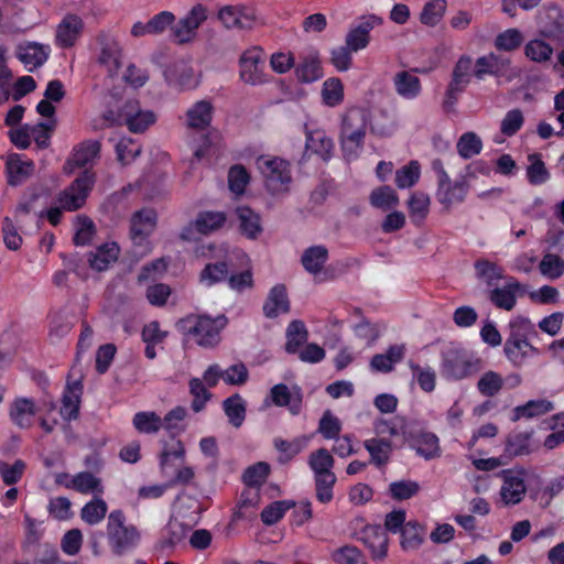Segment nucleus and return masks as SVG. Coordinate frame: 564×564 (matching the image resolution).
I'll return each instance as SVG.
<instances>
[{
  "mask_svg": "<svg viewBox=\"0 0 564 564\" xmlns=\"http://www.w3.org/2000/svg\"><path fill=\"white\" fill-rule=\"evenodd\" d=\"M228 318L220 314L212 317L206 314H189L176 322V329L184 336H192L204 348H214L220 343V333Z\"/></svg>",
  "mask_w": 564,
  "mask_h": 564,
  "instance_id": "obj_1",
  "label": "nucleus"
},
{
  "mask_svg": "<svg viewBox=\"0 0 564 564\" xmlns=\"http://www.w3.org/2000/svg\"><path fill=\"white\" fill-rule=\"evenodd\" d=\"M368 123V113L361 108H351L345 113L340 128V145L347 161L357 159L365 143Z\"/></svg>",
  "mask_w": 564,
  "mask_h": 564,
  "instance_id": "obj_2",
  "label": "nucleus"
},
{
  "mask_svg": "<svg viewBox=\"0 0 564 564\" xmlns=\"http://www.w3.org/2000/svg\"><path fill=\"white\" fill-rule=\"evenodd\" d=\"M441 358L440 372L446 380H463L476 375L482 368L480 358L474 357L460 348H447L442 351Z\"/></svg>",
  "mask_w": 564,
  "mask_h": 564,
  "instance_id": "obj_3",
  "label": "nucleus"
},
{
  "mask_svg": "<svg viewBox=\"0 0 564 564\" xmlns=\"http://www.w3.org/2000/svg\"><path fill=\"white\" fill-rule=\"evenodd\" d=\"M96 182V174L91 169L84 170L67 187L61 191L56 200L61 208L67 212L80 209L93 191Z\"/></svg>",
  "mask_w": 564,
  "mask_h": 564,
  "instance_id": "obj_4",
  "label": "nucleus"
},
{
  "mask_svg": "<svg viewBox=\"0 0 564 564\" xmlns=\"http://www.w3.org/2000/svg\"><path fill=\"white\" fill-rule=\"evenodd\" d=\"M257 164L274 191H281L292 182L291 164L288 161L281 158L264 159L261 156Z\"/></svg>",
  "mask_w": 564,
  "mask_h": 564,
  "instance_id": "obj_5",
  "label": "nucleus"
},
{
  "mask_svg": "<svg viewBox=\"0 0 564 564\" xmlns=\"http://www.w3.org/2000/svg\"><path fill=\"white\" fill-rule=\"evenodd\" d=\"M207 19V10L206 8L198 3L194 6L189 12L178 22L171 28L172 37L178 44H184L189 42L199 25Z\"/></svg>",
  "mask_w": 564,
  "mask_h": 564,
  "instance_id": "obj_6",
  "label": "nucleus"
},
{
  "mask_svg": "<svg viewBox=\"0 0 564 564\" xmlns=\"http://www.w3.org/2000/svg\"><path fill=\"white\" fill-rule=\"evenodd\" d=\"M101 143L98 140H85L74 147L69 158L64 165V173L72 174L75 169H87L99 158Z\"/></svg>",
  "mask_w": 564,
  "mask_h": 564,
  "instance_id": "obj_7",
  "label": "nucleus"
},
{
  "mask_svg": "<svg viewBox=\"0 0 564 564\" xmlns=\"http://www.w3.org/2000/svg\"><path fill=\"white\" fill-rule=\"evenodd\" d=\"M357 541L361 542L373 560H383L388 553V535L380 524H368L356 533Z\"/></svg>",
  "mask_w": 564,
  "mask_h": 564,
  "instance_id": "obj_8",
  "label": "nucleus"
},
{
  "mask_svg": "<svg viewBox=\"0 0 564 564\" xmlns=\"http://www.w3.org/2000/svg\"><path fill=\"white\" fill-rule=\"evenodd\" d=\"M469 187L467 178L460 174L455 181L448 178L447 182L438 184L435 196L437 202L448 210L452 206L465 200Z\"/></svg>",
  "mask_w": 564,
  "mask_h": 564,
  "instance_id": "obj_9",
  "label": "nucleus"
},
{
  "mask_svg": "<svg viewBox=\"0 0 564 564\" xmlns=\"http://www.w3.org/2000/svg\"><path fill=\"white\" fill-rule=\"evenodd\" d=\"M525 292L527 286L511 276L503 286L490 289L488 300L499 310L511 311L517 304V296H522Z\"/></svg>",
  "mask_w": 564,
  "mask_h": 564,
  "instance_id": "obj_10",
  "label": "nucleus"
},
{
  "mask_svg": "<svg viewBox=\"0 0 564 564\" xmlns=\"http://www.w3.org/2000/svg\"><path fill=\"white\" fill-rule=\"evenodd\" d=\"M123 121L132 133H142L156 121L152 110H142L138 100L130 99L123 105Z\"/></svg>",
  "mask_w": 564,
  "mask_h": 564,
  "instance_id": "obj_11",
  "label": "nucleus"
},
{
  "mask_svg": "<svg viewBox=\"0 0 564 564\" xmlns=\"http://www.w3.org/2000/svg\"><path fill=\"white\" fill-rule=\"evenodd\" d=\"M539 31L542 36L564 44V13L557 6H549L540 15Z\"/></svg>",
  "mask_w": 564,
  "mask_h": 564,
  "instance_id": "obj_12",
  "label": "nucleus"
},
{
  "mask_svg": "<svg viewBox=\"0 0 564 564\" xmlns=\"http://www.w3.org/2000/svg\"><path fill=\"white\" fill-rule=\"evenodd\" d=\"M523 475V470L514 471L512 469H503L499 473L503 480L500 495L506 505H517L522 501L527 491Z\"/></svg>",
  "mask_w": 564,
  "mask_h": 564,
  "instance_id": "obj_13",
  "label": "nucleus"
},
{
  "mask_svg": "<svg viewBox=\"0 0 564 564\" xmlns=\"http://www.w3.org/2000/svg\"><path fill=\"white\" fill-rule=\"evenodd\" d=\"M304 131L306 137L305 153L311 151L312 154L317 155L324 162H328L334 156L335 144L333 139L324 130H310L306 124Z\"/></svg>",
  "mask_w": 564,
  "mask_h": 564,
  "instance_id": "obj_14",
  "label": "nucleus"
},
{
  "mask_svg": "<svg viewBox=\"0 0 564 564\" xmlns=\"http://www.w3.org/2000/svg\"><path fill=\"white\" fill-rule=\"evenodd\" d=\"M270 397L274 405L288 408L292 415L300 414L303 402L301 388L290 390L286 384L278 383L271 388Z\"/></svg>",
  "mask_w": 564,
  "mask_h": 564,
  "instance_id": "obj_15",
  "label": "nucleus"
},
{
  "mask_svg": "<svg viewBox=\"0 0 564 564\" xmlns=\"http://www.w3.org/2000/svg\"><path fill=\"white\" fill-rule=\"evenodd\" d=\"M218 18L227 29L250 30L254 23V13L243 7L226 6L218 12Z\"/></svg>",
  "mask_w": 564,
  "mask_h": 564,
  "instance_id": "obj_16",
  "label": "nucleus"
},
{
  "mask_svg": "<svg viewBox=\"0 0 564 564\" xmlns=\"http://www.w3.org/2000/svg\"><path fill=\"white\" fill-rule=\"evenodd\" d=\"M34 162L32 160H23L21 154L11 153L6 161V172L8 184L10 186H19L23 184L34 172Z\"/></svg>",
  "mask_w": 564,
  "mask_h": 564,
  "instance_id": "obj_17",
  "label": "nucleus"
},
{
  "mask_svg": "<svg viewBox=\"0 0 564 564\" xmlns=\"http://www.w3.org/2000/svg\"><path fill=\"white\" fill-rule=\"evenodd\" d=\"M50 46L36 42L20 43L17 47V57L29 70L41 67L50 56Z\"/></svg>",
  "mask_w": 564,
  "mask_h": 564,
  "instance_id": "obj_18",
  "label": "nucleus"
},
{
  "mask_svg": "<svg viewBox=\"0 0 564 564\" xmlns=\"http://www.w3.org/2000/svg\"><path fill=\"white\" fill-rule=\"evenodd\" d=\"M240 78L251 85L261 83L260 65L263 64L262 52L258 47H253L243 52L239 58Z\"/></svg>",
  "mask_w": 564,
  "mask_h": 564,
  "instance_id": "obj_19",
  "label": "nucleus"
},
{
  "mask_svg": "<svg viewBox=\"0 0 564 564\" xmlns=\"http://www.w3.org/2000/svg\"><path fill=\"white\" fill-rule=\"evenodd\" d=\"M175 22V15L170 11H161L151 18L148 22H135L132 25L131 34L133 36L159 35Z\"/></svg>",
  "mask_w": 564,
  "mask_h": 564,
  "instance_id": "obj_20",
  "label": "nucleus"
},
{
  "mask_svg": "<svg viewBox=\"0 0 564 564\" xmlns=\"http://www.w3.org/2000/svg\"><path fill=\"white\" fill-rule=\"evenodd\" d=\"M108 540L112 553L122 556L139 544L140 533L134 525H128L108 534Z\"/></svg>",
  "mask_w": 564,
  "mask_h": 564,
  "instance_id": "obj_21",
  "label": "nucleus"
},
{
  "mask_svg": "<svg viewBox=\"0 0 564 564\" xmlns=\"http://www.w3.org/2000/svg\"><path fill=\"white\" fill-rule=\"evenodd\" d=\"M533 430L531 431H512L506 438L505 456L507 459H512L517 456L529 455L532 452L531 438Z\"/></svg>",
  "mask_w": 564,
  "mask_h": 564,
  "instance_id": "obj_22",
  "label": "nucleus"
},
{
  "mask_svg": "<svg viewBox=\"0 0 564 564\" xmlns=\"http://www.w3.org/2000/svg\"><path fill=\"white\" fill-rule=\"evenodd\" d=\"M290 308L286 288L283 284L274 285L263 304V314L268 318H275L280 313H289Z\"/></svg>",
  "mask_w": 564,
  "mask_h": 564,
  "instance_id": "obj_23",
  "label": "nucleus"
},
{
  "mask_svg": "<svg viewBox=\"0 0 564 564\" xmlns=\"http://www.w3.org/2000/svg\"><path fill=\"white\" fill-rule=\"evenodd\" d=\"M83 384L80 380L67 383L62 398V406L59 410L64 420H76L79 414L80 394Z\"/></svg>",
  "mask_w": 564,
  "mask_h": 564,
  "instance_id": "obj_24",
  "label": "nucleus"
},
{
  "mask_svg": "<svg viewBox=\"0 0 564 564\" xmlns=\"http://www.w3.org/2000/svg\"><path fill=\"white\" fill-rule=\"evenodd\" d=\"M158 215L152 208H143L131 217L130 234L133 239L148 237L156 226Z\"/></svg>",
  "mask_w": 564,
  "mask_h": 564,
  "instance_id": "obj_25",
  "label": "nucleus"
},
{
  "mask_svg": "<svg viewBox=\"0 0 564 564\" xmlns=\"http://www.w3.org/2000/svg\"><path fill=\"white\" fill-rule=\"evenodd\" d=\"M509 64V58L490 53L476 59L474 75L478 79H482L485 75L501 76L507 70Z\"/></svg>",
  "mask_w": 564,
  "mask_h": 564,
  "instance_id": "obj_26",
  "label": "nucleus"
},
{
  "mask_svg": "<svg viewBox=\"0 0 564 564\" xmlns=\"http://www.w3.org/2000/svg\"><path fill=\"white\" fill-rule=\"evenodd\" d=\"M36 409L33 400L28 398L15 399L10 409L12 422L21 429H28L33 424Z\"/></svg>",
  "mask_w": 564,
  "mask_h": 564,
  "instance_id": "obj_27",
  "label": "nucleus"
},
{
  "mask_svg": "<svg viewBox=\"0 0 564 564\" xmlns=\"http://www.w3.org/2000/svg\"><path fill=\"white\" fill-rule=\"evenodd\" d=\"M83 28L82 19L77 15H67L57 26L56 42L62 47L74 45Z\"/></svg>",
  "mask_w": 564,
  "mask_h": 564,
  "instance_id": "obj_28",
  "label": "nucleus"
},
{
  "mask_svg": "<svg viewBox=\"0 0 564 564\" xmlns=\"http://www.w3.org/2000/svg\"><path fill=\"white\" fill-rule=\"evenodd\" d=\"M118 256L119 247L116 242L104 243L95 252H89L88 262L91 269L105 271L109 268L110 263L117 261Z\"/></svg>",
  "mask_w": 564,
  "mask_h": 564,
  "instance_id": "obj_29",
  "label": "nucleus"
},
{
  "mask_svg": "<svg viewBox=\"0 0 564 564\" xmlns=\"http://www.w3.org/2000/svg\"><path fill=\"white\" fill-rule=\"evenodd\" d=\"M327 260L328 250L322 245L308 247L301 257V263L305 271L314 275L322 272Z\"/></svg>",
  "mask_w": 564,
  "mask_h": 564,
  "instance_id": "obj_30",
  "label": "nucleus"
},
{
  "mask_svg": "<svg viewBox=\"0 0 564 564\" xmlns=\"http://www.w3.org/2000/svg\"><path fill=\"white\" fill-rule=\"evenodd\" d=\"M227 215L224 212L204 210L195 218V229L200 235H209L225 226Z\"/></svg>",
  "mask_w": 564,
  "mask_h": 564,
  "instance_id": "obj_31",
  "label": "nucleus"
},
{
  "mask_svg": "<svg viewBox=\"0 0 564 564\" xmlns=\"http://www.w3.org/2000/svg\"><path fill=\"white\" fill-rule=\"evenodd\" d=\"M236 215L239 219V229L241 234L249 239H257V237L262 232L259 215L247 206L237 207Z\"/></svg>",
  "mask_w": 564,
  "mask_h": 564,
  "instance_id": "obj_32",
  "label": "nucleus"
},
{
  "mask_svg": "<svg viewBox=\"0 0 564 564\" xmlns=\"http://www.w3.org/2000/svg\"><path fill=\"white\" fill-rule=\"evenodd\" d=\"M554 409L549 400H530L523 405H518L512 411L511 421L517 422L521 419H532L544 415Z\"/></svg>",
  "mask_w": 564,
  "mask_h": 564,
  "instance_id": "obj_33",
  "label": "nucleus"
},
{
  "mask_svg": "<svg viewBox=\"0 0 564 564\" xmlns=\"http://www.w3.org/2000/svg\"><path fill=\"white\" fill-rule=\"evenodd\" d=\"M212 113L213 106L209 101H197L186 112L187 126L192 129L204 130L210 124Z\"/></svg>",
  "mask_w": 564,
  "mask_h": 564,
  "instance_id": "obj_34",
  "label": "nucleus"
},
{
  "mask_svg": "<svg viewBox=\"0 0 564 564\" xmlns=\"http://www.w3.org/2000/svg\"><path fill=\"white\" fill-rule=\"evenodd\" d=\"M393 84L397 93L406 99H413L421 93L420 78L408 70L397 73Z\"/></svg>",
  "mask_w": 564,
  "mask_h": 564,
  "instance_id": "obj_35",
  "label": "nucleus"
},
{
  "mask_svg": "<svg viewBox=\"0 0 564 564\" xmlns=\"http://www.w3.org/2000/svg\"><path fill=\"white\" fill-rule=\"evenodd\" d=\"M229 264L226 260L207 263L199 273V282L207 288L225 282L228 278Z\"/></svg>",
  "mask_w": 564,
  "mask_h": 564,
  "instance_id": "obj_36",
  "label": "nucleus"
},
{
  "mask_svg": "<svg viewBox=\"0 0 564 564\" xmlns=\"http://www.w3.org/2000/svg\"><path fill=\"white\" fill-rule=\"evenodd\" d=\"M285 337V351L288 354L299 352L300 347L308 339V330L304 322L300 319L292 321L286 327Z\"/></svg>",
  "mask_w": 564,
  "mask_h": 564,
  "instance_id": "obj_37",
  "label": "nucleus"
},
{
  "mask_svg": "<svg viewBox=\"0 0 564 564\" xmlns=\"http://www.w3.org/2000/svg\"><path fill=\"white\" fill-rule=\"evenodd\" d=\"M401 534V547L404 551L417 550L424 542V527L417 521H409Z\"/></svg>",
  "mask_w": 564,
  "mask_h": 564,
  "instance_id": "obj_38",
  "label": "nucleus"
},
{
  "mask_svg": "<svg viewBox=\"0 0 564 564\" xmlns=\"http://www.w3.org/2000/svg\"><path fill=\"white\" fill-rule=\"evenodd\" d=\"M430 196L423 192H414L409 200L408 208L412 223L415 226L422 225L430 212Z\"/></svg>",
  "mask_w": 564,
  "mask_h": 564,
  "instance_id": "obj_39",
  "label": "nucleus"
},
{
  "mask_svg": "<svg viewBox=\"0 0 564 564\" xmlns=\"http://www.w3.org/2000/svg\"><path fill=\"white\" fill-rule=\"evenodd\" d=\"M223 409L229 423L235 427H240L246 419V402L239 393H235L223 402Z\"/></svg>",
  "mask_w": 564,
  "mask_h": 564,
  "instance_id": "obj_40",
  "label": "nucleus"
},
{
  "mask_svg": "<svg viewBox=\"0 0 564 564\" xmlns=\"http://www.w3.org/2000/svg\"><path fill=\"white\" fill-rule=\"evenodd\" d=\"M121 48L115 40H107L101 43L99 63L106 65L110 76H115L121 66Z\"/></svg>",
  "mask_w": 564,
  "mask_h": 564,
  "instance_id": "obj_41",
  "label": "nucleus"
},
{
  "mask_svg": "<svg viewBox=\"0 0 564 564\" xmlns=\"http://www.w3.org/2000/svg\"><path fill=\"white\" fill-rule=\"evenodd\" d=\"M365 448L369 452L371 463L380 467L389 462L392 444L384 438H371L364 442Z\"/></svg>",
  "mask_w": 564,
  "mask_h": 564,
  "instance_id": "obj_42",
  "label": "nucleus"
},
{
  "mask_svg": "<svg viewBox=\"0 0 564 564\" xmlns=\"http://www.w3.org/2000/svg\"><path fill=\"white\" fill-rule=\"evenodd\" d=\"M295 75L301 83H313L323 76V69L317 56H306L295 68Z\"/></svg>",
  "mask_w": 564,
  "mask_h": 564,
  "instance_id": "obj_43",
  "label": "nucleus"
},
{
  "mask_svg": "<svg viewBox=\"0 0 564 564\" xmlns=\"http://www.w3.org/2000/svg\"><path fill=\"white\" fill-rule=\"evenodd\" d=\"M420 456L432 459L441 455L438 437L431 432H420L419 438L411 446Z\"/></svg>",
  "mask_w": 564,
  "mask_h": 564,
  "instance_id": "obj_44",
  "label": "nucleus"
},
{
  "mask_svg": "<svg viewBox=\"0 0 564 564\" xmlns=\"http://www.w3.org/2000/svg\"><path fill=\"white\" fill-rule=\"evenodd\" d=\"M369 200L373 207L382 210H390L399 205V196L389 185L375 188L369 196Z\"/></svg>",
  "mask_w": 564,
  "mask_h": 564,
  "instance_id": "obj_45",
  "label": "nucleus"
},
{
  "mask_svg": "<svg viewBox=\"0 0 564 564\" xmlns=\"http://www.w3.org/2000/svg\"><path fill=\"white\" fill-rule=\"evenodd\" d=\"M186 532L187 530L184 524L178 522L169 523L158 541V549L161 551L173 550L185 539Z\"/></svg>",
  "mask_w": 564,
  "mask_h": 564,
  "instance_id": "obj_46",
  "label": "nucleus"
},
{
  "mask_svg": "<svg viewBox=\"0 0 564 564\" xmlns=\"http://www.w3.org/2000/svg\"><path fill=\"white\" fill-rule=\"evenodd\" d=\"M529 165L527 167V177L531 185H542L550 180V172L545 166L540 153L528 155Z\"/></svg>",
  "mask_w": 564,
  "mask_h": 564,
  "instance_id": "obj_47",
  "label": "nucleus"
},
{
  "mask_svg": "<svg viewBox=\"0 0 564 564\" xmlns=\"http://www.w3.org/2000/svg\"><path fill=\"white\" fill-rule=\"evenodd\" d=\"M296 507L293 500H278L268 505L261 512V521L265 525H273L278 523L285 514L286 511Z\"/></svg>",
  "mask_w": 564,
  "mask_h": 564,
  "instance_id": "obj_48",
  "label": "nucleus"
},
{
  "mask_svg": "<svg viewBox=\"0 0 564 564\" xmlns=\"http://www.w3.org/2000/svg\"><path fill=\"white\" fill-rule=\"evenodd\" d=\"M524 55L532 62L546 63L553 55V47L543 40L533 39L525 44Z\"/></svg>",
  "mask_w": 564,
  "mask_h": 564,
  "instance_id": "obj_49",
  "label": "nucleus"
},
{
  "mask_svg": "<svg viewBox=\"0 0 564 564\" xmlns=\"http://www.w3.org/2000/svg\"><path fill=\"white\" fill-rule=\"evenodd\" d=\"M130 186H127L112 193L102 203L101 208L106 213L110 214L112 218L120 217L128 208L127 196L130 192Z\"/></svg>",
  "mask_w": 564,
  "mask_h": 564,
  "instance_id": "obj_50",
  "label": "nucleus"
},
{
  "mask_svg": "<svg viewBox=\"0 0 564 564\" xmlns=\"http://www.w3.org/2000/svg\"><path fill=\"white\" fill-rule=\"evenodd\" d=\"M446 11L445 0H430L427 1L420 14V21L427 26H435L444 17Z\"/></svg>",
  "mask_w": 564,
  "mask_h": 564,
  "instance_id": "obj_51",
  "label": "nucleus"
},
{
  "mask_svg": "<svg viewBox=\"0 0 564 564\" xmlns=\"http://www.w3.org/2000/svg\"><path fill=\"white\" fill-rule=\"evenodd\" d=\"M505 380L496 371L485 372L477 382V389L484 397L492 398L503 388Z\"/></svg>",
  "mask_w": 564,
  "mask_h": 564,
  "instance_id": "obj_52",
  "label": "nucleus"
},
{
  "mask_svg": "<svg viewBox=\"0 0 564 564\" xmlns=\"http://www.w3.org/2000/svg\"><path fill=\"white\" fill-rule=\"evenodd\" d=\"M542 275L550 280H556L564 274V259L555 253H545L539 263Z\"/></svg>",
  "mask_w": 564,
  "mask_h": 564,
  "instance_id": "obj_53",
  "label": "nucleus"
},
{
  "mask_svg": "<svg viewBox=\"0 0 564 564\" xmlns=\"http://www.w3.org/2000/svg\"><path fill=\"white\" fill-rule=\"evenodd\" d=\"M334 464L335 460L326 448H318L317 451L311 453L308 458V465L314 471L315 476L334 474L332 471Z\"/></svg>",
  "mask_w": 564,
  "mask_h": 564,
  "instance_id": "obj_54",
  "label": "nucleus"
},
{
  "mask_svg": "<svg viewBox=\"0 0 564 564\" xmlns=\"http://www.w3.org/2000/svg\"><path fill=\"white\" fill-rule=\"evenodd\" d=\"M458 154L467 160L477 155L482 150V141L475 132H465L456 144Z\"/></svg>",
  "mask_w": 564,
  "mask_h": 564,
  "instance_id": "obj_55",
  "label": "nucleus"
},
{
  "mask_svg": "<svg viewBox=\"0 0 564 564\" xmlns=\"http://www.w3.org/2000/svg\"><path fill=\"white\" fill-rule=\"evenodd\" d=\"M133 426L144 434H153L162 427V419L155 412H138L133 416Z\"/></svg>",
  "mask_w": 564,
  "mask_h": 564,
  "instance_id": "obj_56",
  "label": "nucleus"
},
{
  "mask_svg": "<svg viewBox=\"0 0 564 564\" xmlns=\"http://www.w3.org/2000/svg\"><path fill=\"white\" fill-rule=\"evenodd\" d=\"M524 41L522 32L518 29H508L499 33L495 39V47L503 52L518 50Z\"/></svg>",
  "mask_w": 564,
  "mask_h": 564,
  "instance_id": "obj_57",
  "label": "nucleus"
},
{
  "mask_svg": "<svg viewBox=\"0 0 564 564\" xmlns=\"http://www.w3.org/2000/svg\"><path fill=\"white\" fill-rule=\"evenodd\" d=\"M66 488L74 489L82 494H88L93 491H100V480L89 471H82L76 474L69 484H66Z\"/></svg>",
  "mask_w": 564,
  "mask_h": 564,
  "instance_id": "obj_58",
  "label": "nucleus"
},
{
  "mask_svg": "<svg viewBox=\"0 0 564 564\" xmlns=\"http://www.w3.org/2000/svg\"><path fill=\"white\" fill-rule=\"evenodd\" d=\"M108 510L107 503L100 498H96L86 503L80 511V517L86 523L94 525L99 523Z\"/></svg>",
  "mask_w": 564,
  "mask_h": 564,
  "instance_id": "obj_59",
  "label": "nucleus"
},
{
  "mask_svg": "<svg viewBox=\"0 0 564 564\" xmlns=\"http://www.w3.org/2000/svg\"><path fill=\"white\" fill-rule=\"evenodd\" d=\"M322 96L327 106L339 105L344 99V86L340 79L337 77L326 79L323 84Z\"/></svg>",
  "mask_w": 564,
  "mask_h": 564,
  "instance_id": "obj_60",
  "label": "nucleus"
},
{
  "mask_svg": "<svg viewBox=\"0 0 564 564\" xmlns=\"http://www.w3.org/2000/svg\"><path fill=\"white\" fill-rule=\"evenodd\" d=\"M142 147L131 138H122L116 145L117 159L128 165L141 154Z\"/></svg>",
  "mask_w": 564,
  "mask_h": 564,
  "instance_id": "obj_61",
  "label": "nucleus"
},
{
  "mask_svg": "<svg viewBox=\"0 0 564 564\" xmlns=\"http://www.w3.org/2000/svg\"><path fill=\"white\" fill-rule=\"evenodd\" d=\"M274 447L280 453L278 462L280 464H286L292 460L304 447V442L300 438H295L291 442L283 438L274 440Z\"/></svg>",
  "mask_w": 564,
  "mask_h": 564,
  "instance_id": "obj_62",
  "label": "nucleus"
},
{
  "mask_svg": "<svg viewBox=\"0 0 564 564\" xmlns=\"http://www.w3.org/2000/svg\"><path fill=\"white\" fill-rule=\"evenodd\" d=\"M420 485L414 480H398L389 485V494L393 500H408L417 495Z\"/></svg>",
  "mask_w": 564,
  "mask_h": 564,
  "instance_id": "obj_63",
  "label": "nucleus"
},
{
  "mask_svg": "<svg viewBox=\"0 0 564 564\" xmlns=\"http://www.w3.org/2000/svg\"><path fill=\"white\" fill-rule=\"evenodd\" d=\"M316 499L322 503H328L333 500V488L336 484L335 474H324L314 477Z\"/></svg>",
  "mask_w": 564,
  "mask_h": 564,
  "instance_id": "obj_64",
  "label": "nucleus"
}]
</instances>
